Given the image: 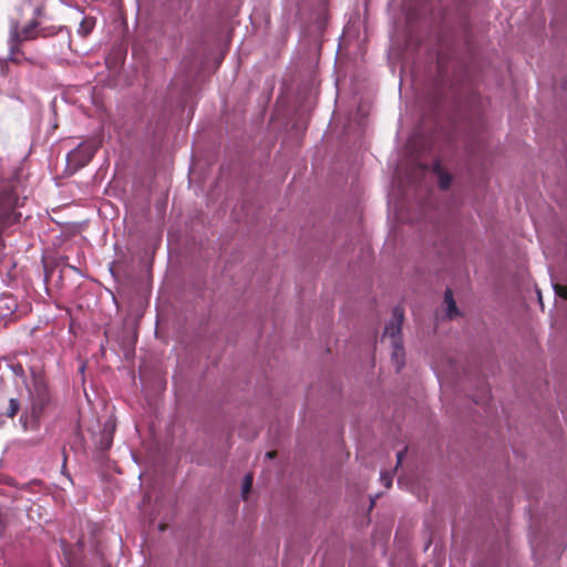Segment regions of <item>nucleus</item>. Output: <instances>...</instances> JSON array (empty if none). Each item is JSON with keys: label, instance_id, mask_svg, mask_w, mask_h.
I'll list each match as a JSON object with an SVG mask.
<instances>
[{"label": "nucleus", "instance_id": "f257e3e1", "mask_svg": "<svg viewBox=\"0 0 567 567\" xmlns=\"http://www.w3.org/2000/svg\"><path fill=\"white\" fill-rule=\"evenodd\" d=\"M439 82L441 86H449L450 94L440 93L434 97L433 104L439 111L449 103L447 120L450 131L473 130L481 122L483 113L482 96L467 83L464 75L457 73L449 76L447 69L441 56L437 59Z\"/></svg>", "mask_w": 567, "mask_h": 567}, {"label": "nucleus", "instance_id": "f03ea898", "mask_svg": "<svg viewBox=\"0 0 567 567\" xmlns=\"http://www.w3.org/2000/svg\"><path fill=\"white\" fill-rule=\"evenodd\" d=\"M392 315V320L385 326L384 337H389L392 340V358L395 361L396 370L400 371L404 363V349L400 337L404 319V310L400 306L395 307Z\"/></svg>", "mask_w": 567, "mask_h": 567}, {"label": "nucleus", "instance_id": "7ed1b4c3", "mask_svg": "<svg viewBox=\"0 0 567 567\" xmlns=\"http://www.w3.org/2000/svg\"><path fill=\"white\" fill-rule=\"evenodd\" d=\"M96 150L95 144H78L66 156L68 168L74 173L84 167L93 158Z\"/></svg>", "mask_w": 567, "mask_h": 567}, {"label": "nucleus", "instance_id": "20e7f679", "mask_svg": "<svg viewBox=\"0 0 567 567\" xmlns=\"http://www.w3.org/2000/svg\"><path fill=\"white\" fill-rule=\"evenodd\" d=\"M54 404L49 384L38 374V414L54 406Z\"/></svg>", "mask_w": 567, "mask_h": 567}, {"label": "nucleus", "instance_id": "39448f33", "mask_svg": "<svg viewBox=\"0 0 567 567\" xmlns=\"http://www.w3.org/2000/svg\"><path fill=\"white\" fill-rule=\"evenodd\" d=\"M365 117H367V112L362 107H358L355 114L349 121V124L344 128L346 135L348 137H351L352 133H353V136L357 133H359L363 128V126H364Z\"/></svg>", "mask_w": 567, "mask_h": 567}, {"label": "nucleus", "instance_id": "423d86ee", "mask_svg": "<svg viewBox=\"0 0 567 567\" xmlns=\"http://www.w3.org/2000/svg\"><path fill=\"white\" fill-rule=\"evenodd\" d=\"M18 308V302L14 297L9 293L0 295V321L7 317L12 316Z\"/></svg>", "mask_w": 567, "mask_h": 567}, {"label": "nucleus", "instance_id": "0eeeda50", "mask_svg": "<svg viewBox=\"0 0 567 567\" xmlns=\"http://www.w3.org/2000/svg\"><path fill=\"white\" fill-rule=\"evenodd\" d=\"M433 173L439 178L441 189H447L451 186L452 175L443 169L442 164L439 161H435L433 164Z\"/></svg>", "mask_w": 567, "mask_h": 567}, {"label": "nucleus", "instance_id": "6e6552de", "mask_svg": "<svg viewBox=\"0 0 567 567\" xmlns=\"http://www.w3.org/2000/svg\"><path fill=\"white\" fill-rule=\"evenodd\" d=\"M19 424L24 432L33 429L35 424V404H31L29 413L21 414Z\"/></svg>", "mask_w": 567, "mask_h": 567}, {"label": "nucleus", "instance_id": "1a4fd4ad", "mask_svg": "<svg viewBox=\"0 0 567 567\" xmlns=\"http://www.w3.org/2000/svg\"><path fill=\"white\" fill-rule=\"evenodd\" d=\"M444 301L447 307V317L452 319L458 313V311L453 297V291L450 288H447L444 292Z\"/></svg>", "mask_w": 567, "mask_h": 567}, {"label": "nucleus", "instance_id": "9d476101", "mask_svg": "<svg viewBox=\"0 0 567 567\" xmlns=\"http://www.w3.org/2000/svg\"><path fill=\"white\" fill-rule=\"evenodd\" d=\"M19 34L17 30H12L10 34L9 40V55L6 58V60L16 61V49H17V41H18Z\"/></svg>", "mask_w": 567, "mask_h": 567}, {"label": "nucleus", "instance_id": "9b49d317", "mask_svg": "<svg viewBox=\"0 0 567 567\" xmlns=\"http://www.w3.org/2000/svg\"><path fill=\"white\" fill-rule=\"evenodd\" d=\"M93 27L94 21L92 19L84 18L80 22L78 33L82 37H86L93 30Z\"/></svg>", "mask_w": 567, "mask_h": 567}, {"label": "nucleus", "instance_id": "f8f14e48", "mask_svg": "<svg viewBox=\"0 0 567 567\" xmlns=\"http://www.w3.org/2000/svg\"><path fill=\"white\" fill-rule=\"evenodd\" d=\"M20 410V402L19 400L12 398L9 400V405H8V409L6 411V415L8 417H13Z\"/></svg>", "mask_w": 567, "mask_h": 567}, {"label": "nucleus", "instance_id": "ddd939ff", "mask_svg": "<svg viewBox=\"0 0 567 567\" xmlns=\"http://www.w3.org/2000/svg\"><path fill=\"white\" fill-rule=\"evenodd\" d=\"M252 486V474L249 473L245 476L243 482V497L246 499Z\"/></svg>", "mask_w": 567, "mask_h": 567}, {"label": "nucleus", "instance_id": "4468645a", "mask_svg": "<svg viewBox=\"0 0 567 567\" xmlns=\"http://www.w3.org/2000/svg\"><path fill=\"white\" fill-rule=\"evenodd\" d=\"M35 30V9L33 10V17L29 20L24 32L29 38H33V31Z\"/></svg>", "mask_w": 567, "mask_h": 567}, {"label": "nucleus", "instance_id": "2eb2a0df", "mask_svg": "<svg viewBox=\"0 0 567 567\" xmlns=\"http://www.w3.org/2000/svg\"><path fill=\"white\" fill-rule=\"evenodd\" d=\"M382 484L385 486V487H390L392 485V481H393V475L391 473H381V477H380Z\"/></svg>", "mask_w": 567, "mask_h": 567}, {"label": "nucleus", "instance_id": "dca6fc26", "mask_svg": "<svg viewBox=\"0 0 567 567\" xmlns=\"http://www.w3.org/2000/svg\"><path fill=\"white\" fill-rule=\"evenodd\" d=\"M555 291L563 299H567V286L556 285L555 286Z\"/></svg>", "mask_w": 567, "mask_h": 567}, {"label": "nucleus", "instance_id": "f3484780", "mask_svg": "<svg viewBox=\"0 0 567 567\" xmlns=\"http://www.w3.org/2000/svg\"><path fill=\"white\" fill-rule=\"evenodd\" d=\"M280 112L276 111L274 116L271 117V125L274 128H277V123L280 121Z\"/></svg>", "mask_w": 567, "mask_h": 567}, {"label": "nucleus", "instance_id": "a211bd4d", "mask_svg": "<svg viewBox=\"0 0 567 567\" xmlns=\"http://www.w3.org/2000/svg\"><path fill=\"white\" fill-rule=\"evenodd\" d=\"M276 455H277L276 451H269V452L266 453V457L269 458V460L275 458Z\"/></svg>", "mask_w": 567, "mask_h": 567}, {"label": "nucleus", "instance_id": "6ab92c4d", "mask_svg": "<svg viewBox=\"0 0 567 567\" xmlns=\"http://www.w3.org/2000/svg\"><path fill=\"white\" fill-rule=\"evenodd\" d=\"M405 453V451H400L398 454H396V457H398V465L401 464L402 462V457H403V454Z\"/></svg>", "mask_w": 567, "mask_h": 567}, {"label": "nucleus", "instance_id": "aec40b11", "mask_svg": "<svg viewBox=\"0 0 567 567\" xmlns=\"http://www.w3.org/2000/svg\"><path fill=\"white\" fill-rule=\"evenodd\" d=\"M416 145H417V144H415V143L406 144V146H408L406 152H414V148H415V146H416Z\"/></svg>", "mask_w": 567, "mask_h": 567}, {"label": "nucleus", "instance_id": "412c9836", "mask_svg": "<svg viewBox=\"0 0 567 567\" xmlns=\"http://www.w3.org/2000/svg\"><path fill=\"white\" fill-rule=\"evenodd\" d=\"M13 371L16 374H19L20 372H22V367L21 365L14 367Z\"/></svg>", "mask_w": 567, "mask_h": 567}, {"label": "nucleus", "instance_id": "4be33fe9", "mask_svg": "<svg viewBox=\"0 0 567 567\" xmlns=\"http://www.w3.org/2000/svg\"><path fill=\"white\" fill-rule=\"evenodd\" d=\"M37 25H38V35H40V34L47 35V33H43V30L40 29V22L39 21L37 22Z\"/></svg>", "mask_w": 567, "mask_h": 567}, {"label": "nucleus", "instance_id": "5701e85b", "mask_svg": "<svg viewBox=\"0 0 567 567\" xmlns=\"http://www.w3.org/2000/svg\"><path fill=\"white\" fill-rule=\"evenodd\" d=\"M163 127H164V124H159V125L154 130V131H155V133H156V134H157V133H159V132L163 130Z\"/></svg>", "mask_w": 567, "mask_h": 567}, {"label": "nucleus", "instance_id": "b1692460", "mask_svg": "<svg viewBox=\"0 0 567 567\" xmlns=\"http://www.w3.org/2000/svg\"><path fill=\"white\" fill-rule=\"evenodd\" d=\"M31 377L34 380L35 379V370L33 368H30Z\"/></svg>", "mask_w": 567, "mask_h": 567}, {"label": "nucleus", "instance_id": "393cba45", "mask_svg": "<svg viewBox=\"0 0 567 567\" xmlns=\"http://www.w3.org/2000/svg\"><path fill=\"white\" fill-rule=\"evenodd\" d=\"M49 320H50V317L49 316H44V321L49 322Z\"/></svg>", "mask_w": 567, "mask_h": 567}]
</instances>
